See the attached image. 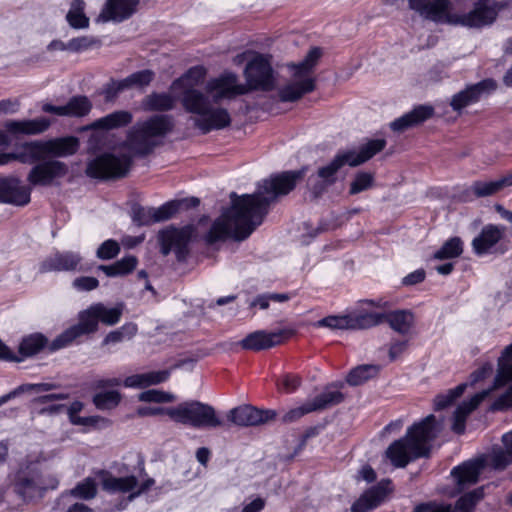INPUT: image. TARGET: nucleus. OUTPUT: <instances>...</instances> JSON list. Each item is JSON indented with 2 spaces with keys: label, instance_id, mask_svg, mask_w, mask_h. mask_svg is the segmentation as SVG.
I'll return each instance as SVG.
<instances>
[{
  "label": "nucleus",
  "instance_id": "19",
  "mask_svg": "<svg viewBox=\"0 0 512 512\" xmlns=\"http://www.w3.org/2000/svg\"><path fill=\"white\" fill-rule=\"evenodd\" d=\"M291 71L293 72L292 79L278 91L282 102H295L315 89V80L312 76L301 74L295 70Z\"/></svg>",
  "mask_w": 512,
  "mask_h": 512
},
{
  "label": "nucleus",
  "instance_id": "26",
  "mask_svg": "<svg viewBox=\"0 0 512 512\" xmlns=\"http://www.w3.org/2000/svg\"><path fill=\"white\" fill-rule=\"evenodd\" d=\"M371 314L381 316L380 324L387 322L394 331L403 335L409 333L415 323V316L410 310H395L386 314Z\"/></svg>",
  "mask_w": 512,
  "mask_h": 512
},
{
  "label": "nucleus",
  "instance_id": "8",
  "mask_svg": "<svg viewBox=\"0 0 512 512\" xmlns=\"http://www.w3.org/2000/svg\"><path fill=\"white\" fill-rule=\"evenodd\" d=\"M128 154L104 153L87 164L86 174L97 179H118L125 177L131 167Z\"/></svg>",
  "mask_w": 512,
  "mask_h": 512
},
{
  "label": "nucleus",
  "instance_id": "28",
  "mask_svg": "<svg viewBox=\"0 0 512 512\" xmlns=\"http://www.w3.org/2000/svg\"><path fill=\"white\" fill-rule=\"evenodd\" d=\"M200 203L196 197L169 201L158 208H153L154 222H162L172 218L180 210L196 207Z\"/></svg>",
  "mask_w": 512,
  "mask_h": 512
},
{
  "label": "nucleus",
  "instance_id": "11",
  "mask_svg": "<svg viewBox=\"0 0 512 512\" xmlns=\"http://www.w3.org/2000/svg\"><path fill=\"white\" fill-rule=\"evenodd\" d=\"M381 316L367 313L355 315H331L318 320L316 327H326L331 330L368 329L380 324Z\"/></svg>",
  "mask_w": 512,
  "mask_h": 512
},
{
  "label": "nucleus",
  "instance_id": "64",
  "mask_svg": "<svg viewBox=\"0 0 512 512\" xmlns=\"http://www.w3.org/2000/svg\"><path fill=\"white\" fill-rule=\"evenodd\" d=\"M512 406V386L492 404V410H503Z\"/></svg>",
  "mask_w": 512,
  "mask_h": 512
},
{
  "label": "nucleus",
  "instance_id": "58",
  "mask_svg": "<svg viewBox=\"0 0 512 512\" xmlns=\"http://www.w3.org/2000/svg\"><path fill=\"white\" fill-rule=\"evenodd\" d=\"M311 412H314V410L312 409L310 401H308L302 404L301 406L293 408L287 413H285L284 416L282 417V421L285 423H291Z\"/></svg>",
  "mask_w": 512,
  "mask_h": 512
},
{
  "label": "nucleus",
  "instance_id": "27",
  "mask_svg": "<svg viewBox=\"0 0 512 512\" xmlns=\"http://www.w3.org/2000/svg\"><path fill=\"white\" fill-rule=\"evenodd\" d=\"M4 126L8 132L15 135H36L46 131L50 126V121L44 117L21 121L10 120Z\"/></svg>",
  "mask_w": 512,
  "mask_h": 512
},
{
  "label": "nucleus",
  "instance_id": "33",
  "mask_svg": "<svg viewBox=\"0 0 512 512\" xmlns=\"http://www.w3.org/2000/svg\"><path fill=\"white\" fill-rule=\"evenodd\" d=\"M47 488L38 478L28 477L20 478L15 485L16 492L25 501L41 498Z\"/></svg>",
  "mask_w": 512,
  "mask_h": 512
},
{
  "label": "nucleus",
  "instance_id": "1",
  "mask_svg": "<svg viewBox=\"0 0 512 512\" xmlns=\"http://www.w3.org/2000/svg\"><path fill=\"white\" fill-rule=\"evenodd\" d=\"M302 178V171H287L263 180L253 194L239 196L232 192L231 207L213 223L207 241L214 243L226 238L245 240L262 223L270 204L278 196L293 190Z\"/></svg>",
  "mask_w": 512,
  "mask_h": 512
},
{
  "label": "nucleus",
  "instance_id": "41",
  "mask_svg": "<svg viewBox=\"0 0 512 512\" xmlns=\"http://www.w3.org/2000/svg\"><path fill=\"white\" fill-rule=\"evenodd\" d=\"M175 105V98L167 93H152L145 99V106L151 111H168Z\"/></svg>",
  "mask_w": 512,
  "mask_h": 512
},
{
  "label": "nucleus",
  "instance_id": "48",
  "mask_svg": "<svg viewBox=\"0 0 512 512\" xmlns=\"http://www.w3.org/2000/svg\"><path fill=\"white\" fill-rule=\"evenodd\" d=\"M503 190L500 178L494 181H475L471 191L477 198L490 197Z\"/></svg>",
  "mask_w": 512,
  "mask_h": 512
},
{
  "label": "nucleus",
  "instance_id": "45",
  "mask_svg": "<svg viewBox=\"0 0 512 512\" xmlns=\"http://www.w3.org/2000/svg\"><path fill=\"white\" fill-rule=\"evenodd\" d=\"M91 108L92 104L86 96H75L65 104V116L83 117L90 112Z\"/></svg>",
  "mask_w": 512,
  "mask_h": 512
},
{
  "label": "nucleus",
  "instance_id": "40",
  "mask_svg": "<svg viewBox=\"0 0 512 512\" xmlns=\"http://www.w3.org/2000/svg\"><path fill=\"white\" fill-rule=\"evenodd\" d=\"M379 369V366L371 364L357 366L349 372L346 381L351 386L361 385L377 376Z\"/></svg>",
  "mask_w": 512,
  "mask_h": 512
},
{
  "label": "nucleus",
  "instance_id": "5",
  "mask_svg": "<svg viewBox=\"0 0 512 512\" xmlns=\"http://www.w3.org/2000/svg\"><path fill=\"white\" fill-rule=\"evenodd\" d=\"M173 128L172 116L163 114L151 116L136 122L129 129L124 145L134 155L145 156L161 145Z\"/></svg>",
  "mask_w": 512,
  "mask_h": 512
},
{
  "label": "nucleus",
  "instance_id": "30",
  "mask_svg": "<svg viewBox=\"0 0 512 512\" xmlns=\"http://www.w3.org/2000/svg\"><path fill=\"white\" fill-rule=\"evenodd\" d=\"M342 385L331 384L325 387L323 392L310 401L312 409L322 411L342 403L345 399V395L340 391Z\"/></svg>",
  "mask_w": 512,
  "mask_h": 512
},
{
  "label": "nucleus",
  "instance_id": "32",
  "mask_svg": "<svg viewBox=\"0 0 512 512\" xmlns=\"http://www.w3.org/2000/svg\"><path fill=\"white\" fill-rule=\"evenodd\" d=\"M385 492L380 487H373L363 493L351 506V512H369L380 505Z\"/></svg>",
  "mask_w": 512,
  "mask_h": 512
},
{
  "label": "nucleus",
  "instance_id": "44",
  "mask_svg": "<svg viewBox=\"0 0 512 512\" xmlns=\"http://www.w3.org/2000/svg\"><path fill=\"white\" fill-rule=\"evenodd\" d=\"M138 331L137 325L134 323H125L120 328L109 332L104 338L102 344H117L125 340L132 339Z\"/></svg>",
  "mask_w": 512,
  "mask_h": 512
},
{
  "label": "nucleus",
  "instance_id": "38",
  "mask_svg": "<svg viewBox=\"0 0 512 512\" xmlns=\"http://www.w3.org/2000/svg\"><path fill=\"white\" fill-rule=\"evenodd\" d=\"M98 321L107 326L117 324L124 312V303H117L114 307H107L103 303H95Z\"/></svg>",
  "mask_w": 512,
  "mask_h": 512
},
{
  "label": "nucleus",
  "instance_id": "53",
  "mask_svg": "<svg viewBox=\"0 0 512 512\" xmlns=\"http://www.w3.org/2000/svg\"><path fill=\"white\" fill-rule=\"evenodd\" d=\"M374 181V177L371 173L368 172H360L358 173L354 180L352 181L350 185V194H358L364 190L369 189L372 187Z\"/></svg>",
  "mask_w": 512,
  "mask_h": 512
},
{
  "label": "nucleus",
  "instance_id": "25",
  "mask_svg": "<svg viewBox=\"0 0 512 512\" xmlns=\"http://www.w3.org/2000/svg\"><path fill=\"white\" fill-rule=\"evenodd\" d=\"M502 447H495L489 454L490 467L503 471L512 464V430L501 437Z\"/></svg>",
  "mask_w": 512,
  "mask_h": 512
},
{
  "label": "nucleus",
  "instance_id": "4",
  "mask_svg": "<svg viewBox=\"0 0 512 512\" xmlns=\"http://www.w3.org/2000/svg\"><path fill=\"white\" fill-rule=\"evenodd\" d=\"M409 7L423 18L437 23H460L464 26L480 28L492 24L499 6L494 0H479L468 14L456 17L450 15V0H408Z\"/></svg>",
  "mask_w": 512,
  "mask_h": 512
},
{
  "label": "nucleus",
  "instance_id": "50",
  "mask_svg": "<svg viewBox=\"0 0 512 512\" xmlns=\"http://www.w3.org/2000/svg\"><path fill=\"white\" fill-rule=\"evenodd\" d=\"M467 384L463 383L457 387L448 390L443 394H439L434 399L435 410H441L452 404L457 398H459L466 389Z\"/></svg>",
  "mask_w": 512,
  "mask_h": 512
},
{
  "label": "nucleus",
  "instance_id": "36",
  "mask_svg": "<svg viewBox=\"0 0 512 512\" xmlns=\"http://www.w3.org/2000/svg\"><path fill=\"white\" fill-rule=\"evenodd\" d=\"M132 119L133 116L129 111L119 110L96 120L92 126L94 128L111 130L128 125Z\"/></svg>",
  "mask_w": 512,
  "mask_h": 512
},
{
  "label": "nucleus",
  "instance_id": "9",
  "mask_svg": "<svg viewBox=\"0 0 512 512\" xmlns=\"http://www.w3.org/2000/svg\"><path fill=\"white\" fill-rule=\"evenodd\" d=\"M244 76L246 84H241L247 89V93L252 90L269 91L274 87L273 70L269 59L262 54H255L248 62Z\"/></svg>",
  "mask_w": 512,
  "mask_h": 512
},
{
  "label": "nucleus",
  "instance_id": "10",
  "mask_svg": "<svg viewBox=\"0 0 512 512\" xmlns=\"http://www.w3.org/2000/svg\"><path fill=\"white\" fill-rule=\"evenodd\" d=\"M98 316L95 305L92 304L86 310L79 313V322L66 329L50 344V350L56 351L70 345L78 337L91 334L98 330Z\"/></svg>",
  "mask_w": 512,
  "mask_h": 512
},
{
  "label": "nucleus",
  "instance_id": "55",
  "mask_svg": "<svg viewBox=\"0 0 512 512\" xmlns=\"http://www.w3.org/2000/svg\"><path fill=\"white\" fill-rule=\"evenodd\" d=\"M385 145L386 141L384 139L370 140L360 148L361 160H363L365 163L366 161L371 159L375 154L382 151Z\"/></svg>",
  "mask_w": 512,
  "mask_h": 512
},
{
  "label": "nucleus",
  "instance_id": "37",
  "mask_svg": "<svg viewBox=\"0 0 512 512\" xmlns=\"http://www.w3.org/2000/svg\"><path fill=\"white\" fill-rule=\"evenodd\" d=\"M84 0H72L70 8L66 14V21L73 29H86L89 27L90 20L85 15Z\"/></svg>",
  "mask_w": 512,
  "mask_h": 512
},
{
  "label": "nucleus",
  "instance_id": "13",
  "mask_svg": "<svg viewBox=\"0 0 512 512\" xmlns=\"http://www.w3.org/2000/svg\"><path fill=\"white\" fill-rule=\"evenodd\" d=\"M276 411L260 410L251 405H241L231 409L227 414L228 421L236 426L247 427L268 423L276 418Z\"/></svg>",
  "mask_w": 512,
  "mask_h": 512
},
{
  "label": "nucleus",
  "instance_id": "23",
  "mask_svg": "<svg viewBox=\"0 0 512 512\" xmlns=\"http://www.w3.org/2000/svg\"><path fill=\"white\" fill-rule=\"evenodd\" d=\"M434 109L429 105H419L412 111L397 118L390 124V128L395 132H403L413 126L419 125L432 117Z\"/></svg>",
  "mask_w": 512,
  "mask_h": 512
},
{
  "label": "nucleus",
  "instance_id": "42",
  "mask_svg": "<svg viewBox=\"0 0 512 512\" xmlns=\"http://www.w3.org/2000/svg\"><path fill=\"white\" fill-rule=\"evenodd\" d=\"M122 395L117 390L100 391L93 396V403L99 410H112L121 402Z\"/></svg>",
  "mask_w": 512,
  "mask_h": 512
},
{
  "label": "nucleus",
  "instance_id": "16",
  "mask_svg": "<svg viewBox=\"0 0 512 512\" xmlns=\"http://www.w3.org/2000/svg\"><path fill=\"white\" fill-rule=\"evenodd\" d=\"M506 227L502 225L487 224L472 240V249L476 255H485L498 251V244L505 237Z\"/></svg>",
  "mask_w": 512,
  "mask_h": 512
},
{
  "label": "nucleus",
  "instance_id": "56",
  "mask_svg": "<svg viewBox=\"0 0 512 512\" xmlns=\"http://www.w3.org/2000/svg\"><path fill=\"white\" fill-rule=\"evenodd\" d=\"M72 286L79 292H89L99 287V281L95 277L81 276L72 281Z\"/></svg>",
  "mask_w": 512,
  "mask_h": 512
},
{
  "label": "nucleus",
  "instance_id": "24",
  "mask_svg": "<svg viewBox=\"0 0 512 512\" xmlns=\"http://www.w3.org/2000/svg\"><path fill=\"white\" fill-rule=\"evenodd\" d=\"M491 389L483 390L475 394L469 401L461 403L454 412L452 430L456 434L465 432V422L467 416L474 411L479 404L489 395Z\"/></svg>",
  "mask_w": 512,
  "mask_h": 512
},
{
  "label": "nucleus",
  "instance_id": "6",
  "mask_svg": "<svg viewBox=\"0 0 512 512\" xmlns=\"http://www.w3.org/2000/svg\"><path fill=\"white\" fill-rule=\"evenodd\" d=\"M79 141L76 137L56 138L48 141H33L23 145L20 154H1L0 165L7 164L12 159L23 163H32L47 156L67 157L77 152Z\"/></svg>",
  "mask_w": 512,
  "mask_h": 512
},
{
  "label": "nucleus",
  "instance_id": "31",
  "mask_svg": "<svg viewBox=\"0 0 512 512\" xmlns=\"http://www.w3.org/2000/svg\"><path fill=\"white\" fill-rule=\"evenodd\" d=\"M102 476V488L109 493L130 492L138 486L135 476L114 477L104 471L99 473Z\"/></svg>",
  "mask_w": 512,
  "mask_h": 512
},
{
  "label": "nucleus",
  "instance_id": "61",
  "mask_svg": "<svg viewBox=\"0 0 512 512\" xmlns=\"http://www.w3.org/2000/svg\"><path fill=\"white\" fill-rule=\"evenodd\" d=\"M132 87L142 88L150 84L154 78V73L151 70H142L129 75Z\"/></svg>",
  "mask_w": 512,
  "mask_h": 512
},
{
  "label": "nucleus",
  "instance_id": "63",
  "mask_svg": "<svg viewBox=\"0 0 512 512\" xmlns=\"http://www.w3.org/2000/svg\"><path fill=\"white\" fill-rule=\"evenodd\" d=\"M131 88L133 87L131 84L130 77L128 76L121 80L111 81V83L107 87V94L110 96H115L118 93Z\"/></svg>",
  "mask_w": 512,
  "mask_h": 512
},
{
  "label": "nucleus",
  "instance_id": "29",
  "mask_svg": "<svg viewBox=\"0 0 512 512\" xmlns=\"http://www.w3.org/2000/svg\"><path fill=\"white\" fill-rule=\"evenodd\" d=\"M170 377V370L149 371L128 376L123 381L125 387L146 388L165 382Z\"/></svg>",
  "mask_w": 512,
  "mask_h": 512
},
{
  "label": "nucleus",
  "instance_id": "35",
  "mask_svg": "<svg viewBox=\"0 0 512 512\" xmlns=\"http://www.w3.org/2000/svg\"><path fill=\"white\" fill-rule=\"evenodd\" d=\"M340 168V159L335 157L329 164L319 168L317 177L320 179V182L316 184H311L312 191L315 194V196L321 194L326 189L327 186L335 182V175Z\"/></svg>",
  "mask_w": 512,
  "mask_h": 512
},
{
  "label": "nucleus",
  "instance_id": "60",
  "mask_svg": "<svg viewBox=\"0 0 512 512\" xmlns=\"http://www.w3.org/2000/svg\"><path fill=\"white\" fill-rule=\"evenodd\" d=\"M302 383V378L299 375L286 374L282 377L278 386L281 390L286 393H292L296 391Z\"/></svg>",
  "mask_w": 512,
  "mask_h": 512
},
{
  "label": "nucleus",
  "instance_id": "39",
  "mask_svg": "<svg viewBox=\"0 0 512 512\" xmlns=\"http://www.w3.org/2000/svg\"><path fill=\"white\" fill-rule=\"evenodd\" d=\"M509 381H512V343L502 352L494 388L503 386Z\"/></svg>",
  "mask_w": 512,
  "mask_h": 512
},
{
  "label": "nucleus",
  "instance_id": "59",
  "mask_svg": "<svg viewBox=\"0 0 512 512\" xmlns=\"http://www.w3.org/2000/svg\"><path fill=\"white\" fill-rule=\"evenodd\" d=\"M335 158L340 159L341 167H343L345 164L355 167L358 165H361L364 163L363 160H361V153L360 151L357 152L355 150H346L339 152Z\"/></svg>",
  "mask_w": 512,
  "mask_h": 512
},
{
  "label": "nucleus",
  "instance_id": "57",
  "mask_svg": "<svg viewBox=\"0 0 512 512\" xmlns=\"http://www.w3.org/2000/svg\"><path fill=\"white\" fill-rule=\"evenodd\" d=\"M133 221L139 225H150L154 222L153 207L144 208L137 206L133 208Z\"/></svg>",
  "mask_w": 512,
  "mask_h": 512
},
{
  "label": "nucleus",
  "instance_id": "7",
  "mask_svg": "<svg viewBox=\"0 0 512 512\" xmlns=\"http://www.w3.org/2000/svg\"><path fill=\"white\" fill-rule=\"evenodd\" d=\"M169 418L175 423L193 428H217L224 424L213 406L197 400L173 406L169 411Z\"/></svg>",
  "mask_w": 512,
  "mask_h": 512
},
{
  "label": "nucleus",
  "instance_id": "17",
  "mask_svg": "<svg viewBox=\"0 0 512 512\" xmlns=\"http://www.w3.org/2000/svg\"><path fill=\"white\" fill-rule=\"evenodd\" d=\"M292 334L293 331L290 329H281L270 333L259 330L247 335L240 344L243 349L259 351L281 344Z\"/></svg>",
  "mask_w": 512,
  "mask_h": 512
},
{
  "label": "nucleus",
  "instance_id": "34",
  "mask_svg": "<svg viewBox=\"0 0 512 512\" xmlns=\"http://www.w3.org/2000/svg\"><path fill=\"white\" fill-rule=\"evenodd\" d=\"M483 498V488H478L463 495L456 504L442 505L435 508L432 512H472L475 504Z\"/></svg>",
  "mask_w": 512,
  "mask_h": 512
},
{
  "label": "nucleus",
  "instance_id": "47",
  "mask_svg": "<svg viewBox=\"0 0 512 512\" xmlns=\"http://www.w3.org/2000/svg\"><path fill=\"white\" fill-rule=\"evenodd\" d=\"M322 56V51L318 47H314L309 50L306 57L298 64H289L288 67L291 70H295L304 75H310L316 66L318 60Z\"/></svg>",
  "mask_w": 512,
  "mask_h": 512
},
{
  "label": "nucleus",
  "instance_id": "20",
  "mask_svg": "<svg viewBox=\"0 0 512 512\" xmlns=\"http://www.w3.org/2000/svg\"><path fill=\"white\" fill-rule=\"evenodd\" d=\"M31 188L17 178L0 179V202L24 206L30 202Z\"/></svg>",
  "mask_w": 512,
  "mask_h": 512
},
{
  "label": "nucleus",
  "instance_id": "21",
  "mask_svg": "<svg viewBox=\"0 0 512 512\" xmlns=\"http://www.w3.org/2000/svg\"><path fill=\"white\" fill-rule=\"evenodd\" d=\"M139 0H107L98 16L101 22H121L136 12Z\"/></svg>",
  "mask_w": 512,
  "mask_h": 512
},
{
  "label": "nucleus",
  "instance_id": "14",
  "mask_svg": "<svg viewBox=\"0 0 512 512\" xmlns=\"http://www.w3.org/2000/svg\"><path fill=\"white\" fill-rule=\"evenodd\" d=\"M68 167L58 160L43 161L35 165L27 176L31 186H50L55 180L64 177Z\"/></svg>",
  "mask_w": 512,
  "mask_h": 512
},
{
  "label": "nucleus",
  "instance_id": "3",
  "mask_svg": "<svg viewBox=\"0 0 512 512\" xmlns=\"http://www.w3.org/2000/svg\"><path fill=\"white\" fill-rule=\"evenodd\" d=\"M443 420H436L433 414L411 426L404 437L391 443L385 451L386 458L395 468H404L410 462L428 457L431 442L443 429Z\"/></svg>",
  "mask_w": 512,
  "mask_h": 512
},
{
  "label": "nucleus",
  "instance_id": "2",
  "mask_svg": "<svg viewBox=\"0 0 512 512\" xmlns=\"http://www.w3.org/2000/svg\"><path fill=\"white\" fill-rule=\"evenodd\" d=\"M247 94V89L239 85L236 74L226 72L209 80L205 92L188 89L182 97L186 111L196 114L194 126L203 134L222 130L230 126L232 119L228 110L220 106L223 99H232Z\"/></svg>",
  "mask_w": 512,
  "mask_h": 512
},
{
  "label": "nucleus",
  "instance_id": "15",
  "mask_svg": "<svg viewBox=\"0 0 512 512\" xmlns=\"http://www.w3.org/2000/svg\"><path fill=\"white\" fill-rule=\"evenodd\" d=\"M83 258L78 252L57 251L46 257L39 265L41 273L82 271Z\"/></svg>",
  "mask_w": 512,
  "mask_h": 512
},
{
  "label": "nucleus",
  "instance_id": "46",
  "mask_svg": "<svg viewBox=\"0 0 512 512\" xmlns=\"http://www.w3.org/2000/svg\"><path fill=\"white\" fill-rule=\"evenodd\" d=\"M46 344V338L41 334H32L25 337L19 345V353L23 357L37 354Z\"/></svg>",
  "mask_w": 512,
  "mask_h": 512
},
{
  "label": "nucleus",
  "instance_id": "54",
  "mask_svg": "<svg viewBox=\"0 0 512 512\" xmlns=\"http://www.w3.org/2000/svg\"><path fill=\"white\" fill-rule=\"evenodd\" d=\"M120 253V245L113 239L104 241L97 249L96 256L101 260H111Z\"/></svg>",
  "mask_w": 512,
  "mask_h": 512
},
{
  "label": "nucleus",
  "instance_id": "49",
  "mask_svg": "<svg viewBox=\"0 0 512 512\" xmlns=\"http://www.w3.org/2000/svg\"><path fill=\"white\" fill-rule=\"evenodd\" d=\"M69 494L83 500H91L97 495L96 482L93 478L87 477L71 489Z\"/></svg>",
  "mask_w": 512,
  "mask_h": 512
},
{
  "label": "nucleus",
  "instance_id": "52",
  "mask_svg": "<svg viewBox=\"0 0 512 512\" xmlns=\"http://www.w3.org/2000/svg\"><path fill=\"white\" fill-rule=\"evenodd\" d=\"M100 46V40L91 36H80L68 41L69 52H82Z\"/></svg>",
  "mask_w": 512,
  "mask_h": 512
},
{
  "label": "nucleus",
  "instance_id": "12",
  "mask_svg": "<svg viewBox=\"0 0 512 512\" xmlns=\"http://www.w3.org/2000/svg\"><path fill=\"white\" fill-rule=\"evenodd\" d=\"M489 465V455H480L454 467L451 475L454 478L458 491H463L478 482L484 468Z\"/></svg>",
  "mask_w": 512,
  "mask_h": 512
},
{
  "label": "nucleus",
  "instance_id": "62",
  "mask_svg": "<svg viewBox=\"0 0 512 512\" xmlns=\"http://www.w3.org/2000/svg\"><path fill=\"white\" fill-rule=\"evenodd\" d=\"M138 260L135 256L129 255L116 261L121 276L130 274L137 266Z\"/></svg>",
  "mask_w": 512,
  "mask_h": 512
},
{
  "label": "nucleus",
  "instance_id": "43",
  "mask_svg": "<svg viewBox=\"0 0 512 512\" xmlns=\"http://www.w3.org/2000/svg\"><path fill=\"white\" fill-rule=\"evenodd\" d=\"M463 253V242L459 237H452L447 240L439 250H437L433 258L437 260H445L457 258Z\"/></svg>",
  "mask_w": 512,
  "mask_h": 512
},
{
  "label": "nucleus",
  "instance_id": "22",
  "mask_svg": "<svg viewBox=\"0 0 512 512\" xmlns=\"http://www.w3.org/2000/svg\"><path fill=\"white\" fill-rule=\"evenodd\" d=\"M161 252L168 255L171 251L176 253L178 260H183L187 253L189 233L185 230L167 229L160 233Z\"/></svg>",
  "mask_w": 512,
  "mask_h": 512
},
{
  "label": "nucleus",
  "instance_id": "18",
  "mask_svg": "<svg viewBox=\"0 0 512 512\" xmlns=\"http://www.w3.org/2000/svg\"><path fill=\"white\" fill-rule=\"evenodd\" d=\"M496 88L497 84L493 79H485L455 94L450 105L454 111H460L464 107L477 102L482 96L490 94Z\"/></svg>",
  "mask_w": 512,
  "mask_h": 512
},
{
  "label": "nucleus",
  "instance_id": "51",
  "mask_svg": "<svg viewBox=\"0 0 512 512\" xmlns=\"http://www.w3.org/2000/svg\"><path fill=\"white\" fill-rule=\"evenodd\" d=\"M138 399L147 403H171L176 400V396L170 392L157 389H150L141 392Z\"/></svg>",
  "mask_w": 512,
  "mask_h": 512
}]
</instances>
